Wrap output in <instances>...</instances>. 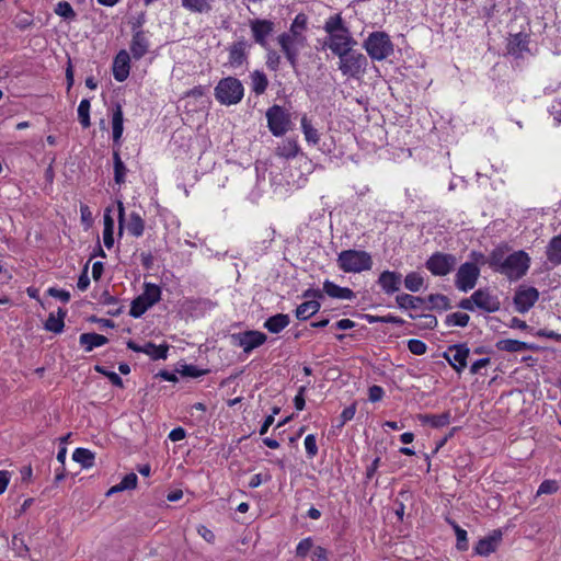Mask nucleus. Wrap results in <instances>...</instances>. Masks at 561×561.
<instances>
[{
	"instance_id": "obj_1",
	"label": "nucleus",
	"mask_w": 561,
	"mask_h": 561,
	"mask_svg": "<svg viewBox=\"0 0 561 561\" xmlns=\"http://www.w3.org/2000/svg\"><path fill=\"white\" fill-rule=\"evenodd\" d=\"M336 262L345 273H360L373 266L371 255L362 250H344L339 253Z\"/></svg>"
},
{
	"instance_id": "obj_2",
	"label": "nucleus",
	"mask_w": 561,
	"mask_h": 561,
	"mask_svg": "<svg viewBox=\"0 0 561 561\" xmlns=\"http://www.w3.org/2000/svg\"><path fill=\"white\" fill-rule=\"evenodd\" d=\"M363 47L373 60H383L393 53V44L386 32L376 31L364 41Z\"/></svg>"
},
{
	"instance_id": "obj_3",
	"label": "nucleus",
	"mask_w": 561,
	"mask_h": 561,
	"mask_svg": "<svg viewBox=\"0 0 561 561\" xmlns=\"http://www.w3.org/2000/svg\"><path fill=\"white\" fill-rule=\"evenodd\" d=\"M339 59V69L346 77L358 79L366 72L368 59L358 50L343 51Z\"/></svg>"
},
{
	"instance_id": "obj_4",
	"label": "nucleus",
	"mask_w": 561,
	"mask_h": 561,
	"mask_svg": "<svg viewBox=\"0 0 561 561\" xmlns=\"http://www.w3.org/2000/svg\"><path fill=\"white\" fill-rule=\"evenodd\" d=\"M243 92L241 81L233 77L221 79L215 88L216 99L225 105L239 103L243 98Z\"/></svg>"
},
{
	"instance_id": "obj_5",
	"label": "nucleus",
	"mask_w": 561,
	"mask_h": 561,
	"mask_svg": "<svg viewBox=\"0 0 561 561\" xmlns=\"http://www.w3.org/2000/svg\"><path fill=\"white\" fill-rule=\"evenodd\" d=\"M529 264L530 257L525 251H515L505 259V264L500 274L505 275L511 280H517L526 275Z\"/></svg>"
},
{
	"instance_id": "obj_6",
	"label": "nucleus",
	"mask_w": 561,
	"mask_h": 561,
	"mask_svg": "<svg viewBox=\"0 0 561 561\" xmlns=\"http://www.w3.org/2000/svg\"><path fill=\"white\" fill-rule=\"evenodd\" d=\"M161 299V289L158 285L147 283L141 295L136 297L130 305L129 314L140 318L150 307Z\"/></svg>"
},
{
	"instance_id": "obj_7",
	"label": "nucleus",
	"mask_w": 561,
	"mask_h": 561,
	"mask_svg": "<svg viewBox=\"0 0 561 561\" xmlns=\"http://www.w3.org/2000/svg\"><path fill=\"white\" fill-rule=\"evenodd\" d=\"M267 127L275 137H280L291 129L290 114L280 105L274 104L266 111Z\"/></svg>"
},
{
	"instance_id": "obj_8",
	"label": "nucleus",
	"mask_w": 561,
	"mask_h": 561,
	"mask_svg": "<svg viewBox=\"0 0 561 561\" xmlns=\"http://www.w3.org/2000/svg\"><path fill=\"white\" fill-rule=\"evenodd\" d=\"M278 44L294 70L298 66L299 46H304L305 36H296L290 33H282L278 36Z\"/></svg>"
},
{
	"instance_id": "obj_9",
	"label": "nucleus",
	"mask_w": 561,
	"mask_h": 561,
	"mask_svg": "<svg viewBox=\"0 0 561 561\" xmlns=\"http://www.w3.org/2000/svg\"><path fill=\"white\" fill-rule=\"evenodd\" d=\"M480 276V268L472 262L461 264L455 276L456 287L467 293L474 288L477 280Z\"/></svg>"
},
{
	"instance_id": "obj_10",
	"label": "nucleus",
	"mask_w": 561,
	"mask_h": 561,
	"mask_svg": "<svg viewBox=\"0 0 561 561\" xmlns=\"http://www.w3.org/2000/svg\"><path fill=\"white\" fill-rule=\"evenodd\" d=\"M456 265V257L453 254L436 252L426 261V268L436 276H445Z\"/></svg>"
},
{
	"instance_id": "obj_11",
	"label": "nucleus",
	"mask_w": 561,
	"mask_h": 561,
	"mask_svg": "<svg viewBox=\"0 0 561 561\" xmlns=\"http://www.w3.org/2000/svg\"><path fill=\"white\" fill-rule=\"evenodd\" d=\"M469 353L470 350L467 344L460 343L448 346L447 351L443 353V357L458 374H460L467 367Z\"/></svg>"
},
{
	"instance_id": "obj_12",
	"label": "nucleus",
	"mask_w": 561,
	"mask_h": 561,
	"mask_svg": "<svg viewBox=\"0 0 561 561\" xmlns=\"http://www.w3.org/2000/svg\"><path fill=\"white\" fill-rule=\"evenodd\" d=\"M141 22L137 21L133 24V38L130 42V53L134 59H141L149 50V39L146 32L140 30Z\"/></svg>"
},
{
	"instance_id": "obj_13",
	"label": "nucleus",
	"mask_w": 561,
	"mask_h": 561,
	"mask_svg": "<svg viewBox=\"0 0 561 561\" xmlns=\"http://www.w3.org/2000/svg\"><path fill=\"white\" fill-rule=\"evenodd\" d=\"M538 298L539 291L537 288L519 286L513 298L515 309L525 313L537 302Z\"/></svg>"
},
{
	"instance_id": "obj_14",
	"label": "nucleus",
	"mask_w": 561,
	"mask_h": 561,
	"mask_svg": "<svg viewBox=\"0 0 561 561\" xmlns=\"http://www.w3.org/2000/svg\"><path fill=\"white\" fill-rule=\"evenodd\" d=\"M356 41L352 37L350 30H343V33H337L329 36V41L325 43L331 51L337 57L342 53H346L356 45Z\"/></svg>"
},
{
	"instance_id": "obj_15",
	"label": "nucleus",
	"mask_w": 561,
	"mask_h": 561,
	"mask_svg": "<svg viewBox=\"0 0 561 561\" xmlns=\"http://www.w3.org/2000/svg\"><path fill=\"white\" fill-rule=\"evenodd\" d=\"M250 27L255 43L266 48L267 37L274 31V23L270 20L254 19L250 21Z\"/></svg>"
},
{
	"instance_id": "obj_16",
	"label": "nucleus",
	"mask_w": 561,
	"mask_h": 561,
	"mask_svg": "<svg viewBox=\"0 0 561 561\" xmlns=\"http://www.w3.org/2000/svg\"><path fill=\"white\" fill-rule=\"evenodd\" d=\"M472 300L477 308L490 313L500 310L501 307L499 298L491 295L488 289L476 290L472 294Z\"/></svg>"
},
{
	"instance_id": "obj_17",
	"label": "nucleus",
	"mask_w": 561,
	"mask_h": 561,
	"mask_svg": "<svg viewBox=\"0 0 561 561\" xmlns=\"http://www.w3.org/2000/svg\"><path fill=\"white\" fill-rule=\"evenodd\" d=\"M130 70V56L129 54L122 49L115 56L113 60V76L116 81L123 82L129 76Z\"/></svg>"
},
{
	"instance_id": "obj_18",
	"label": "nucleus",
	"mask_w": 561,
	"mask_h": 561,
	"mask_svg": "<svg viewBox=\"0 0 561 561\" xmlns=\"http://www.w3.org/2000/svg\"><path fill=\"white\" fill-rule=\"evenodd\" d=\"M402 275L394 271H383L380 273L377 283L387 295H392L400 289Z\"/></svg>"
},
{
	"instance_id": "obj_19",
	"label": "nucleus",
	"mask_w": 561,
	"mask_h": 561,
	"mask_svg": "<svg viewBox=\"0 0 561 561\" xmlns=\"http://www.w3.org/2000/svg\"><path fill=\"white\" fill-rule=\"evenodd\" d=\"M266 339L267 336L260 331H247L240 334L239 345L243 348L244 353H250L252 350L264 344Z\"/></svg>"
},
{
	"instance_id": "obj_20",
	"label": "nucleus",
	"mask_w": 561,
	"mask_h": 561,
	"mask_svg": "<svg viewBox=\"0 0 561 561\" xmlns=\"http://www.w3.org/2000/svg\"><path fill=\"white\" fill-rule=\"evenodd\" d=\"M501 540L502 531L500 529L493 530L490 536L484 537L477 542L474 550L480 556H489L496 550Z\"/></svg>"
},
{
	"instance_id": "obj_21",
	"label": "nucleus",
	"mask_w": 561,
	"mask_h": 561,
	"mask_svg": "<svg viewBox=\"0 0 561 561\" xmlns=\"http://www.w3.org/2000/svg\"><path fill=\"white\" fill-rule=\"evenodd\" d=\"M124 114L119 103H116L112 110V129L113 142L115 146H121V138L124 131Z\"/></svg>"
},
{
	"instance_id": "obj_22",
	"label": "nucleus",
	"mask_w": 561,
	"mask_h": 561,
	"mask_svg": "<svg viewBox=\"0 0 561 561\" xmlns=\"http://www.w3.org/2000/svg\"><path fill=\"white\" fill-rule=\"evenodd\" d=\"M248 46V43L241 39L229 47V62L231 66H241L245 61Z\"/></svg>"
},
{
	"instance_id": "obj_23",
	"label": "nucleus",
	"mask_w": 561,
	"mask_h": 561,
	"mask_svg": "<svg viewBox=\"0 0 561 561\" xmlns=\"http://www.w3.org/2000/svg\"><path fill=\"white\" fill-rule=\"evenodd\" d=\"M507 245H499L492 250L490 255L488 256V265L494 271L500 273L505 264V259H507L508 254Z\"/></svg>"
},
{
	"instance_id": "obj_24",
	"label": "nucleus",
	"mask_w": 561,
	"mask_h": 561,
	"mask_svg": "<svg viewBox=\"0 0 561 561\" xmlns=\"http://www.w3.org/2000/svg\"><path fill=\"white\" fill-rule=\"evenodd\" d=\"M323 291L331 298L351 300L355 297V294L352 289L347 287H341L328 279L323 283Z\"/></svg>"
},
{
	"instance_id": "obj_25",
	"label": "nucleus",
	"mask_w": 561,
	"mask_h": 561,
	"mask_svg": "<svg viewBox=\"0 0 561 561\" xmlns=\"http://www.w3.org/2000/svg\"><path fill=\"white\" fill-rule=\"evenodd\" d=\"M495 346L499 351H505L510 353H518L535 348L533 345L526 342L512 339L499 340Z\"/></svg>"
},
{
	"instance_id": "obj_26",
	"label": "nucleus",
	"mask_w": 561,
	"mask_h": 561,
	"mask_svg": "<svg viewBox=\"0 0 561 561\" xmlns=\"http://www.w3.org/2000/svg\"><path fill=\"white\" fill-rule=\"evenodd\" d=\"M451 414L446 411L442 414H419L417 420L423 424H431L434 428L446 426L450 423Z\"/></svg>"
},
{
	"instance_id": "obj_27",
	"label": "nucleus",
	"mask_w": 561,
	"mask_h": 561,
	"mask_svg": "<svg viewBox=\"0 0 561 561\" xmlns=\"http://www.w3.org/2000/svg\"><path fill=\"white\" fill-rule=\"evenodd\" d=\"M290 322L289 316L285 313H277L275 316L270 317L264 322V328L274 334L283 331Z\"/></svg>"
},
{
	"instance_id": "obj_28",
	"label": "nucleus",
	"mask_w": 561,
	"mask_h": 561,
	"mask_svg": "<svg viewBox=\"0 0 561 561\" xmlns=\"http://www.w3.org/2000/svg\"><path fill=\"white\" fill-rule=\"evenodd\" d=\"M79 342L84 346L85 352H91L94 347L102 346L108 342L107 337L98 333H82Z\"/></svg>"
},
{
	"instance_id": "obj_29",
	"label": "nucleus",
	"mask_w": 561,
	"mask_h": 561,
	"mask_svg": "<svg viewBox=\"0 0 561 561\" xmlns=\"http://www.w3.org/2000/svg\"><path fill=\"white\" fill-rule=\"evenodd\" d=\"M299 146L295 139L286 138L276 148L275 153L285 159H293L299 153Z\"/></svg>"
},
{
	"instance_id": "obj_30",
	"label": "nucleus",
	"mask_w": 561,
	"mask_h": 561,
	"mask_svg": "<svg viewBox=\"0 0 561 561\" xmlns=\"http://www.w3.org/2000/svg\"><path fill=\"white\" fill-rule=\"evenodd\" d=\"M547 260L553 265L561 264V233L553 237L546 250Z\"/></svg>"
},
{
	"instance_id": "obj_31",
	"label": "nucleus",
	"mask_w": 561,
	"mask_h": 561,
	"mask_svg": "<svg viewBox=\"0 0 561 561\" xmlns=\"http://www.w3.org/2000/svg\"><path fill=\"white\" fill-rule=\"evenodd\" d=\"M527 44L528 41L526 35L522 33L515 34L508 43V54L515 56L516 58L522 57L523 51L528 49Z\"/></svg>"
},
{
	"instance_id": "obj_32",
	"label": "nucleus",
	"mask_w": 561,
	"mask_h": 561,
	"mask_svg": "<svg viewBox=\"0 0 561 561\" xmlns=\"http://www.w3.org/2000/svg\"><path fill=\"white\" fill-rule=\"evenodd\" d=\"M66 317V311L61 308L58 309V316H55L53 312L49 313L47 320L45 321L44 328L45 330L53 333H61L65 327L64 319Z\"/></svg>"
},
{
	"instance_id": "obj_33",
	"label": "nucleus",
	"mask_w": 561,
	"mask_h": 561,
	"mask_svg": "<svg viewBox=\"0 0 561 561\" xmlns=\"http://www.w3.org/2000/svg\"><path fill=\"white\" fill-rule=\"evenodd\" d=\"M320 302L317 300L305 301L296 308V317L301 321L308 320L320 310Z\"/></svg>"
},
{
	"instance_id": "obj_34",
	"label": "nucleus",
	"mask_w": 561,
	"mask_h": 561,
	"mask_svg": "<svg viewBox=\"0 0 561 561\" xmlns=\"http://www.w3.org/2000/svg\"><path fill=\"white\" fill-rule=\"evenodd\" d=\"M396 302L401 309H417L425 302V299L410 294H400L396 297Z\"/></svg>"
},
{
	"instance_id": "obj_35",
	"label": "nucleus",
	"mask_w": 561,
	"mask_h": 561,
	"mask_svg": "<svg viewBox=\"0 0 561 561\" xmlns=\"http://www.w3.org/2000/svg\"><path fill=\"white\" fill-rule=\"evenodd\" d=\"M168 344L156 345L152 342H147L144 345V353L150 356L153 360L165 359L168 357Z\"/></svg>"
},
{
	"instance_id": "obj_36",
	"label": "nucleus",
	"mask_w": 561,
	"mask_h": 561,
	"mask_svg": "<svg viewBox=\"0 0 561 561\" xmlns=\"http://www.w3.org/2000/svg\"><path fill=\"white\" fill-rule=\"evenodd\" d=\"M94 454L87 448L79 447L72 454V459L83 468H91L94 463Z\"/></svg>"
},
{
	"instance_id": "obj_37",
	"label": "nucleus",
	"mask_w": 561,
	"mask_h": 561,
	"mask_svg": "<svg viewBox=\"0 0 561 561\" xmlns=\"http://www.w3.org/2000/svg\"><path fill=\"white\" fill-rule=\"evenodd\" d=\"M431 306L428 310H449L451 309L450 299L443 294H431L426 299Z\"/></svg>"
},
{
	"instance_id": "obj_38",
	"label": "nucleus",
	"mask_w": 561,
	"mask_h": 561,
	"mask_svg": "<svg viewBox=\"0 0 561 561\" xmlns=\"http://www.w3.org/2000/svg\"><path fill=\"white\" fill-rule=\"evenodd\" d=\"M114 220L110 215V209L104 214V230H103V242L107 249H111L114 244Z\"/></svg>"
},
{
	"instance_id": "obj_39",
	"label": "nucleus",
	"mask_w": 561,
	"mask_h": 561,
	"mask_svg": "<svg viewBox=\"0 0 561 561\" xmlns=\"http://www.w3.org/2000/svg\"><path fill=\"white\" fill-rule=\"evenodd\" d=\"M252 90L255 94H263L268 85L267 77L264 72L255 70L251 75Z\"/></svg>"
},
{
	"instance_id": "obj_40",
	"label": "nucleus",
	"mask_w": 561,
	"mask_h": 561,
	"mask_svg": "<svg viewBox=\"0 0 561 561\" xmlns=\"http://www.w3.org/2000/svg\"><path fill=\"white\" fill-rule=\"evenodd\" d=\"M324 31L329 34V36H332L337 33H343V30H348L344 24L343 20L340 14H335L330 16L325 24H324Z\"/></svg>"
},
{
	"instance_id": "obj_41",
	"label": "nucleus",
	"mask_w": 561,
	"mask_h": 561,
	"mask_svg": "<svg viewBox=\"0 0 561 561\" xmlns=\"http://www.w3.org/2000/svg\"><path fill=\"white\" fill-rule=\"evenodd\" d=\"M182 5L195 13H207L211 10L210 0H182Z\"/></svg>"
},
{
	"instance_id": "obj_42",
	"label": "nucleus",
	"mask_w": 561,
	"mask_h": 561,
	"mask_svg": "<svg viewBox=\"0 0 561 561\" xmlns=\"http://www.w3.org/2000/svg\"><path fill=\"white\" fill-rule=\"evenodd\" d=\"M127 229L134 237L142 236L145 230V221L138 213L130 214Z\"/></svg>"
},
{
	"instance_id": "obj_43",
	"label": "nucleus",
	"mask_w": 561,
	"mask_h": 561,
	"mask_svg": "<svg viewBox=\"0 0 561 561\" xmlns=\"http://www.w3.org/2000/svg\"><path fill=\"white\" fill-rule=\"evenodd\" d=\"M447 523L454 528L457 542L456 548L459 551H466L468 550V539H467V531L462 529L455 520L447 518Z\"/></svg>"
},
{
	"instance_id": "obj_44",
	"label": "nucleus",
	"mask_w": 561,
	"mask_h": 561,
	"mask_svg": "<svg viewBox=\"0 0 561 561\" xmlns=\"http://www.w3.org/2000/svg\"><path fill=\"white\" fill-rule=\"evenodd\" d=\"M113 160H114V180L117 184H123L125 182V175H126L127 169L121 159L118 149L114 150Z\"/></svg>"
},
{
	"instance_id": "obj_45",
	"label": "nucleus",
	"mask_w": 561,
	"mask_h": 561,
	"mask_svg": "<svg viewBox=\"0 0 561 561\" xmlns=\"http://www.w3.org/2000/svg\"><path fill=\"white\" fill-rule=\"evenodd\" d=\"M301 128L305 138L309 144L317 145L319 142V133L312 126L311 122L307 118V116H302L301 118Z\"/></svg>"
},
{
	"instance_id": "obj_46",
	"label": "nucleus",
	"mask_w": 561,
	"mask_h": 561,
	"mask_svg": "<svg viewBox=\"0 0 561 561\" xmlns=\"http://www.w3.org/2000/svg\"><path fill=\"white\" fill-rule=\"evenodd\" d=\"M424 284V278L416 272H411L404 277V287L412 291H419Z\"/></svg>"
},
{
	"instance_id": "obj_47",
	"label": "nucleus",
	"mask_w": 561,
	"mask_h": 561,
	"mask_svg": "<svg viewBox=\"0 0 561 561\" xmlns=\"http://www.w3.org/2000/svg\"><path fill=\"white\" fill-rule=\"evenodd\" d=\"M470 317L465 312H454L446 316L445 323L447 327H467Z\"/></svg>"
},
{
	"instance_id": "obj_48",
	"label": "nucleus",
	"mask_w": 561,
	"mask_h": 561,
	"mask_svg": "<svg viewBox=\"0 0 561 561\" xmlns=\"http://www.w3.org/2000/svg\"><path fill=\"white\" fill-rule=\"evenodd\" d=\"M90 106V101L88 99L81 100L78 106V118L83 128H88L91 125Z\"/></svg>"
},
{
	"instance_id": "obj_49",
	"label": "nucleus",
	"mask_w": 561,
	"mask_h": 561,
	"mask_svg": "<svg viewBox=\"0 0 561 561\" xmlns=\"http://www.w3.org/2000/svg\"><path fill=\"white\" fill-rule=\"evenodd\" d=\"M55 13L65 20H75L77 14L68 1H59L56 4Z\"/></svg>"
},
{
	"instance_id": "obj_50",
	"label": "nucleus",
	"mask_w": 561,
	"mask_h": 561,
	"mask_svg": "<svg viewBox=\"0 0 561 561\" xmlns=\"http://www.w3.org/2000/svg\"><path fill=\"white\" fill-rule=\"evenodd\" d=\"M94 370L96 373H100V374L104 375L106 378H108V380L114 386L119 387V388L124 387L123 379L116 373L110 371L104 366H101V365H95L94 366Z\"/></svg>"
},
{
	"instance_id": "obj_51",
	"label": "nucleus",
	"mask_w": 561,
	"mask_h": 561,
	"mask_svg": "<svg viewBox=\"0 0 561 561\" xmlns=\"http://www.w3.org/2000/svg\"><path fill=\"white\" fill-rule=\"evenodd\" d=\"M183 377H190V378H198L205 374H207L208 370L206 369H199L197 366L194 365H183L181 369L178 370Z\"/></svg>"
},
{
	"instance_id": "obj_52",
	"label": "nucleus",
	"mask_w": 561,
	"mask_h": 561,
	"mask_svg": "<svg viewBox=\"0 0 561 561\" xmlns=\"http://www.w3.org/2000/svg\"><path fill=\"white\" fill-rule=\"evenodd\" d=\"M559 484L556 480H545L537 490V496L542 494H553L558 491Z\"/></svg>"
},
{
	"instance_id": "obj_53",
	"label": "nucleus",
	"mask_w": 561,
	"mask_h": 561,
	"mask_svg": "<svg viewBox=\"0 0 561 561\" xmlns=\"http://www.w3.org/2000/svg\"><path fill=\"white\" fill-rule=\"evenodd\" d=\"M408 348L414 355H423L426 353L427 346L421 340L411 339L408 341Z\"/></svg>"
},
{
	"instance_id": "obj_54",
	"label": "nucleus",
	"mask_w": 561,
	"mask_h": 561,
	"mask_svg": "<svg viewBox=\"0 0 561 561\" xmlns=\"http://www.w3.org/2000/svg\"><path fill=\"white\" fill-rule=\"evenodd\" d=\"M306 25H307V18H306V15H305V14H298V15L295 18V20H294V22H293V24H291V26H290V31H289V33H290L291 35L302 36V35L298 32V30H305V28H306Z\"/></svg>"
},
{
	"instance_id": "obj_55",
	"label": "nucleus",
	"mask_w": 561,
	"mask_h": 561,
	"mask_svg": "<svg viewBox=\"0 0 561 561\" xmlns=\"http://www.w3.org/2000/svg\"><path fill=\"white\" fill-rule=\"evenodd\" d=\"M305 448H306V451H307V455L309 458H313L317 456L318 446H317L316 436L313 434H309L306 436Z\"/></svg>"
},
{
	"instance_id": "obj_56",
	"label": "nucleus",
	"mask_w": 561,
	"mask_h": 561,
	"mask_svg": "<svg viewBox=\"0 0 561 561\" xmlns=\"http://www.w3.org/2000/svg\"><path fill=\"white\" fill-rule=\"evenodd\" d=\"M313 546L312 539L310 537L302 539L296 548V556L300 558H305L308 552L311 550Z\"/></svg>"
},
{
	"instance_id": "obj_57",
	"label": "nucleus",
	"mask_w": 561,
	"mask_h": 561,
	"mask_svg": "<svg viewBox=\"0 0 561 561\" xmlns=\"http://www.w3.org/2000/svg\"><path fill=\"white\" fill-rule=\"evenodd\" d=\"M356 413V403L351 404L350 407L345 408L341 413V422L339 423L337 427H343L344 424L348 421H351Z\"/></svg>"
},
{
	"instance_id": "obj_58",
	"label": "nucleus",
	"mask_w": 561,
	"mask_h": 561,
	"mask_svg": "<svg viewBox=\"0 0 561 561\" xmlns=\"http://www.w3.org/2000/svg\"><path fill=\"white\" fill-rule=\"evenodd\" d=\"M280 64V56L275 50H268L266 56V66L273 71H276Z\"/></svg>"
},
{
	"instance_id": "obj_59",
	"label": "nucleus",
	"mask_w": 561,
	"mask_h": 561,
	"mask_svg": "<svg viewBox=\"0 0 561 561\" xmlns=\"http://www.w3.org/2000/svg\"><path fill=\"white\" fill-rule=\"evenodd\" d=\"M89 263H90V261H88L85 263V265L83 266V270H82V272L78 278V283H77V287L82 291L85 290L90 285V278L88 275Z\"/></svg>"
},
{
	"instance_id": "obj_60",
	"label": "nucleus",
	"mask_w": 561,
	"mask_h": 561,
	"mask_svg": "<svg viewBox=\"0 0 561 561\" xmlns=\"http://www.w3.org/2000/svg\"><path fill=\"white\" fill-rule=\"evenodd\" d=\"M137 476L133 472L126 474L122 481L119 482L121 483V489H124V490H133L136 488L137 485Z\"/></svg>"
},
{
	"instance_id": "obj_61",
	"label": "nucleus",
	"mask_w": 561,
	"mask_h": 561,
	"mask_svg": "<svg viewBox=\"0 0 561 561\" xmlns=\"http://www.w3.org/2000/svg\"><path fill=\"white\" fill-rule=\"evenodd\" d=\"M47 294L50 297L60 299L65 304H67L70 300V293L67 291V290H64V289H58V288H55V287H50L47 290Z\"/></svg>"
},
{
	"instance_id": "obj_62",
	"label": "nucleus",
	"mask_w": 561,
	"mask_h": 561,
	"mask_svg": "<svg viewBox=\"0 0 561 561\" xmlns=\"http://www.w3.org/2000/svg\"><path fill=\"white\" fill-rule=\"evenodd\" d=\"M306 390H307V387L306 386H301L298 389V392H297V394L294 398V405H295L296 410H298V411L304 410V408L306 405V400H305V392H306Z\"/></svg>"
},
{
	"instance_id": "obj_63",
	"label": "nucleus",
	"mask_w": 561,
	"mask_h": 561,
	"mask_svg": "<svg viewBox=\"0 0 561 561\" xmlns=\"http://www.w3.org/2000/svg\"><path fill=\"white\" fill-rule=\"evenodd\" d=\"M385 394L383 389L380 386L374 385L368 390V398L371 402H378Z\"/></svg>"
},
{
	"instance_id": "obj_64",
	"label": "nucleus",
	"mask_w": 561,
	"mask_h": 561,
	"mask_svg": "<svg viewBox=\"0 0 561 561\" xmlns=\"http://www.w3.org/2000/svg\"><path fill=\"white\" fill-rule=\"evenodd\" d=\"M312 561H329L325 548L318 546L313 549Z\"/></svg>"
}]
</instances>
